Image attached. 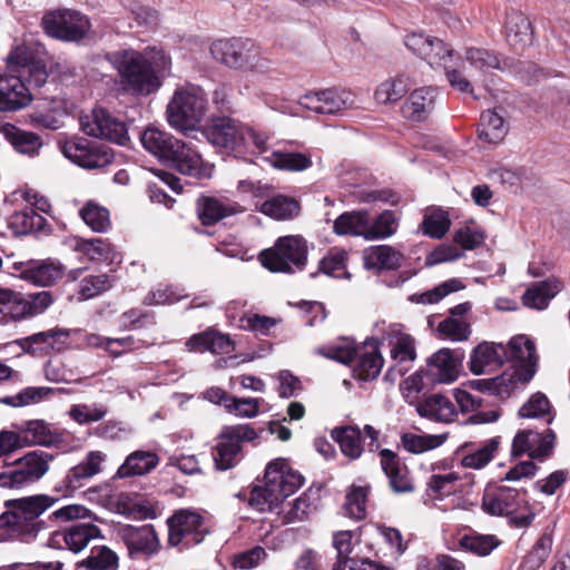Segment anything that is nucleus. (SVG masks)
<instances>
[{
    "instance_id": "obj_1",
    "label": "nucleus",
    "mask_w": 570,
    "mask_h": 570,
    "mask_svg": "<svg viewBox=\"0 0 570 570\" xmlns=\"http://www.w3.org/2000/svg\"><path fill=\"white\" fill-rule=\"evenodd\" d=\"M124 92L132 96H148L161 86V76L171 66L170 58L161 49L151 48L145 52L124 50L115 56Z\"/></svg>"
},
{
    "instance_id": "obj_2",
    "label": "nucleus",
    "mask_w": 570,
    "mask_h": 570,
    "mask_svg": "<svg viewBox=\"0 0 570 570\" xmlns=\"http://www.w3.org/2000/svg\"><path fill=\"white\" fill-rule=\"evenodd\" d=\"M56 499L47 494H35L7 500L4 512L0 514V530H6L9 538L23 542L36 540L47 528L40 517L50 509Z\"/></svg>"
},
{
    "instance_id": "obj_3",
    "label": "nucleus",
    "mask_w": 570,
    "mask_h": 570,
    "mask_svg": "<svg viewBox=\"0 0 570 570\" xmlns=\"http://www.w3.org/2000/svg\"><path fill=\"white\" fill-rule=\"evenodd\" d=\"M264 480V485H257L252 490L248 501L258 512L275 511L304 482V478L292 470L288 462L282 458L268 463Z\"/></svg>"
},
{
    "instance_id": "obj_4",
    "label": "nucleus",
    "mask_w": 570,
    "mask_h": 570,
    "mask_svg": "<svg viewBox=\"0 0 570 570\" xmlns=\"http://www.w3.org/2000/svg\"><path fill=\"white\" fill-rule=\"evenodd\" d=\"M481 508L489 515L505 518L508 524L517 529L529 528L537 517L527 493L510 487L485 488Z\"/></svg>"
},
{
    "instance_id": "obj_5",
    "label": "nucleus",
    "mask_w": 570,
    "mask_h": 570,
    "mask_svg": "<svg viewBox=\"0 0 570 570\" xmlns=\"http://www.w3.org/2000/svg\"><path fill=\"white\" fill-rule=\"evenodd\" d=\"M206 112L205 92L196 86L178 88L167 106L170 127L185 132L194 130Z\"/></svg>"
},
{
    "instance_id": "obj_6",
    "label": "nucleus",
    "mask_w": 570,
    "mask_h": 570,
    "mask_svg": "<svg viewBox=\"0 0 570 570\" xmlns=\"http://www.w3.org/2000/svg\"><path fill=\"white\" fill-rule=\"evenodd\" d=\"M259 259L262 265L273 273H296L306 265V242L301 236L279 237L273 247L261 253Z\"/></svg>"
},
{
    "instance_id": "obj_7",
    "label": "nucleus",
    "mask_w": 570,
    "mask_h": 570,
    "mask_svg": "<svg viewBox=\"0 0 570 570\" xmlns=\"http://www.w3.org/2000/svg\"><path fill=\"white\" fill-rule=\"evenodd\" d=\"M48 53L38 41H22L12 48L7 57L10 72L28 73V80L36 87H41L48 79Z\"/></svg>"
},
{
    "instance_id": "obj_8",
    "label": "nucleus",
    "mask_w": 570,
    "mask_h": 570,
    "mask_svg": "<svg viewBox=\"0 0 570 570\" xmlns=\"http://www.w3.org/2000/svg\"><path fill=\"white\" fill-rule=\"evenodd\" d=\"M53 455L42 450H33L17 459L10 469L0 473V485L22 489L41 480L49 471Z\"/></svg>"
},
{
    "instance_id": "obj_9",
    "label": "nucleus",
    "mask_w": 570,
    "mask_h": 570,
    "mask_svg": "<svg viewBox=\"0 0 570 570\" xmlns=\"http://www.w3.org/2000/svg\"><path fill=\"white\" fill-rule=\"evenodd\" d=\"M386 334L390 337L392 364L385 373V380L394 382L412 368L416 360L415 340L404 332L401 324H391Z\"/></svg>"
},
{
    "instance_id": "obj_10",
    "label": "nucleus",
    "mask_w": 570,
    "mask_h": 570,
    "mask_svg": "<svg viewBox=\"0 0 570 570\" xmlns=\"http://www.w3.org/2000/svg\"><path fill=\"white\" fill-rule=\"evenodd\" d=\"M256 431L249 424L224 426L213 454L216 468L228 470L239 461L243 442H252L256 439Z\"/></svg>"
},
{
    "instance_id": "obj_11",
    "label": "nucleus",
    "mask_w": 570,
    "mask_h": 570,
    "mask_svg": "<svg viewBox=\"0 0 570 570\" xmlns=\"http://www.w3.org/2000/svg\"><path fill=\"white\" fill-rule=\"evenodd\" d=\"M80 125L88 136L106 139L121 146L129 141L126 124L105 108L96 107L83 115L80 118Z\"/></svg>"
},
{
    "instance_id": "obj_12",
    "label": "nucleus",
    "mask_w": 570,
    "mask_h": 570,
    "mask_svg": "<svg viewBox=\"0 0 570 570\" xmlns=\"http://www.w3.org/2000/svg\"><path fill=\"white\" fill-rule=\"evenodd\" d=\"M40 24L46 36H87L91 31L89 18L69 8L47 10Z\"/></svg>"
},
{
    "instance_id": "obj_13",
    "label": "nucleus",
    "mask_w": 570,
    "mask_h": 570,
    "mask_svg": "<svg viewBox=\"0 0 570 570\" xmlns=\"http://www.w3.org/2000/svg\"><path fill=\"white\" fill-rule=\"evenodd\" d=\"M168 542L189 548L200 543L207 533L203 517L193 510L181 509L168 519Z\"/></svg>"
},
{
    "instance_id": "obj_14",
    "label": "nucleus",
    "mask_w": 570,
    "mask_h": 570,
    "mask_svg": "<svg viewBox=\"0 0 570 570\" xmlns=\"http://www.w3.org/2000/svg\"><path fill=\"white\" fill-rule=\"evenodd\" d=\"M298 104L320 115H341L354 106L355 98L350 90L328 88L302 96Z\"/></svg>"
},
{
    "instance_id": "obj_15",
    "label": "nucleus",
    "mask_w": 570,
    "mask_h": 570,
    "mask_svg": "<svg viewBox=\"0 0 570 570\" xmlns=\"http://www.w3.org/2000/svg\"><path fill=\"white\" fill-rule=\"evenodd\" d=\"M167 160L166 166L171 167L183 175L195 177L198 179L210 178L214 167L209 163L203 160L198 150L185 141L177 140Z\"/></svg>"
},
{
    "instance_id": "obj_16",
    "label": "nucleus",
    "mask_w": 570,
    "mask_h": 570,
    "mask_svg": "<svg viewBox=\"0 0 570 570\" xmlns=\"http://www.w3.org/2000/svg\"><path fill=\"white\" fill-rule=\"evenodd\" d=\"M63 155L73 164L85 169L104 168L110 165L114 159L110 148L86 139L67 142L63 147Z\"/></svg>"
},
{
    "instance_id": "obj_17",
    "label": "nucleus",
    "mask_w": 570,
    "mask_h": 570,
    "mask_svg": "<svg viewBox=\"0 0 570 570\" xmlns=\"http://www.w3.org/2000/svg\"><path fill=\"white\" fill-rule=\"evenodd\" d=\"M19 277L36 286H51L65 275V266L57 259H40L14 263Z\"/></svg>"
},
{
    "instance_id": "obj_18",
    "label": "nucleus",
    "mask_w": 570,
    "mask_h": 570,
    "mask_svg": "<svg viewBox=\"0 0 570 570\" xmlns=\"http://www.w3.org/2000/svg\"><path fill=\"white\" fill-rule=\"evenodd\" d=\"M405 46L433 68L451 67L460 58L442 38H406Z\"/></svg>"
},
{
    "instance_id": "obj_19",
    "label": "nucleus",
    "mask_w": 570,
    "mask_h": 570,
    "mask_svg": "<svg viewBox=\"0 0 570 570\" xmlns=\"http://www.w3.org/2000/svg\"><path fill=\"white\" fill-rule=\"evenodd\" d=\"M32 101V95L21 75L0 71V111L11 112L28 107Z\"/></svg>"
},
{
    "instance_id": "obj_20",
    "label": "nucleus",
    "mask_w": 570,
    "mask_h": 570,
    "mask_svg": "<svg viewBox=\"0 0 570 570\" xmlns=\"http://www.w3.org/2000/svg\"><path fill=\"white\" fill-rule=\"evenodd\" d=\"M118 534L131 558L151 556L159 549V539L151 524L141 527L126 524L119 529Z\"/></svg>"
},
{
    "instance_id": "obj_21",
    "label": "nucleus",
    "mask_w": 570,
    "mask_h": 570,
    "mask_svg": "<svg viewBox=\"0 0 570 570\" xmlns=\"http://www.w3.org/2000/svg\"><path fill=\"white\" fill-rule=\"evenodd\" d=\"M208 141L228 150L243 148L244 125L229 117H218L212 120L205 130Z\"/></svg>"
},
{
    "instance_id": "obj_22",
    "label": "nucleus",
    "mask_w": 570,
    "mask_h": 570,
    "mask_svg": "<svg viewBox=\"0 0 570 570\" xmlns=\"http://www.w3.org/2000/svg\"><path fill=\"white\" fill-rule=\"evenodd\" d=\"M463 354L461 352L441 348L429 357L428 374L436 383H452L460 375Z\"/></svg>"
},
{
    "instance_id": "obj_23",
    "label": "nucleus",
    "mask_w": 570,
    "mask_h": 570,
    "mask_svg": "<svg viewBox=\"0 0 570 570\" xmlns=\"http://www.w3.org/2000/svg\"><path fill=\"white\" fill-rule=\"evenodd\" d=\"M473 483V474L465 471L432 473L426 482V492L434 499H443L455 492L464 491Z\"/></svg>"
},
{
    "instance_id": "obj_24",
    "label": "nucleus",
    "mask_w": 570,
    "mask_h": 570,
    "mask_svg": "<svg viewBox=\"0 0 570 570\" xmlns=\"http://www.w3.org/2000/svg\"><path fill=\"white\" fill-rule=\"evenodd\" d=\"M554 433L548 429L546 433L531 430L519 432L512 442V454L521 455L528 453L532 459H544L552 450Z\"/></svg>"
},
{
    "instance_id": "obj_25",
    "label": "nucleus",
    "mask_w": 570,
    "mask_h": 570,
    "mask_svg": "<svg viewBox=\"0 0 570 570\" xmlns=\"http://www.w3.org/2000/svg\"><path fill=\"white\" fill-rule=\"evenodd\" d=\"M379 455L381 468L389 480L392 491L395 493L413 492L414 484L410 470L399 455L390 449L381 450Z\"/></svg>"
},
{
    "instance_id": "obj_26",
    "label": "nucleus",
    "mask_w": 570,
    "mask_h": 570,
    "mask_svg": "<svg viewBox=\"0 0 570 570\" xmlns=\"http://www.w3.org/2000/svg\"><path fill=\"white\" fill-rule=\"evenodd\" d=\"M384 365V358L381 354L379 341L376 338L366 340L358 347V352L353 363V373L355 377L362 381L375 380Z\"/></svg>"
},
{
    "instance_id": "obj_27",
    "label": "nucleus",
    "mask_w": 570,
    "mask_h": 570,
    "mask_svg": "<svg viewBox=\"0 0 570 570\" xmlns=\"http://www.w3.org/2000/svg\"><path fill=\"white\" fill-rule=\"evenodd\" d=\"M249 39L244 38H218L212 46L213 57L229 67L240 68L249 58Z\"/></svg>"
},
{
    "instance_id": "obj_28",
    "label": "nucleus",
    "mask_w": 570,
    "mask_h": 570,
    "mask_svg": "<svg viewBox=\"0 0 570 570\" xmlns=\"http://www.w3.org/2000/svg\"><path fill=\"white\" fill-rule=\"evenodd\" d=\"M508 357V350L503 344L493 342H483L473 348L469 367L475 375H481L487 371L503 365Z\"/></svg>"
},
{
    "instance_id": "obj_29",
    "label": "nucleus",
    "mask_w": 570,
    "mask_h": 570,
    "mask_svg": "<svg viewBox=\"0 0 570 570\" xmlns=\"http://www.w3.org/2000/svg\"><path fill=\"white\" fill-rule=\"evenodd\" d=\"M243 212V206L228 198L203 196L197 200L198 217L207 226Z\"/></svg>"
},
{
    "instance_id": "obj_30",
    "label": "nucleus",
    "mask_w": 570,
    "mask_h": 570,
    "mask_svg": "<svg viewBox=\"0 0 570 570\" xmlns=\"http://www.w3.org/2000/svg\"><path fill=\"white\" fill-rule=\"evenodd\" d=\"M435 90L432 87L416 88L410 92L402 106L404 118L422 122L426 120L434 108Z\"/></svg>"
},
{
    "instance_id": "obj_31",
    "label": "nucleus",
    "mask_w": 570,
    "mask_h": 570,
    "mask_svg": "<svg viewBox=\"0 0 570 570\" xmlns=\"http://www.w3.org/2000/svg\"><path fill=\"white\" fill-rule=\"evenodd\" d=\"M533 375L534 368L531 365L522 370L509 368L501 375L492 377L491 395L505 400L523 389Z\"/></svg>"
},
{
    "instance_id": "obj_32",
    "label": "nucleus",
    "mask_w": 570,
    "mask_h": 570,
    "mask_svg": "<svg viewBox=\"0 0 570 570\" xmlns=\"http://www.w3.org/2000/svg\"><path fill=\"white\" fill-rule=\"evenodd\" d=\"M101 535L100 529L92 523L81 522L70 525L63 531L56 532L52 540L63 542L66 548L75 553L82 551L91 540Z\"/></svg>"
},
{
    "instance_id": "obj_33",
    "label": "nucleus",
    "mask_w": 570,
    "mask_h": 570,
    "mask_svg": "<svg viewBox=\"0 0 570 570\" xmlns=\"http://www.w3.org/2000/svg\"><path fill=\"white\" fill-rule=\"evenodd\" d=\"M52 303L53 296L50 292H19L12 321L21 322L31 320L38 315L43 314L52 305Z\"/></svg>"
},
{
    "instance_id": "obj_34",
    "label": "nucleus",
    "mask_w": 570,
    "mask_h": 570,
    "mask_svg": "<svg viewBox=\"0 0 570 570\" xmlns=\"http://www.w3.org/2000/svg\"><path fill=\"white\" fill-rule=\"evenodd\" d=\"M24 446L40 445L50 448L61 441V434L45 420H29L20 426Z\"/></svg>"
},
{
    "instance_id": "obj_35",
    "label": "nucleus",
    "mask_w": 570,
    "mask_h": 570,
    "mask_svg": "<svg viewBox=\"0 0 570 570\" xmlns=\"http://www.w3.org/2000/svg\"><path fill=\"white\" fill-rule=\"evenodd\" d=\"M561 289L562 283L556 277L533 283L522 295V303L529 308L543 311Z\"/></svg>"
},
{
    "instance_id": "obj_36",
    "label": "nucleus",
    "mask_w": 570,
    "mask_h": 570,
    "mask_svg": "<svg viewBox=\"0 0 570 570\" xmlns=\"http://www.w3.org/2000/svg\"><path fill=\"white\" fill-rule=\"evenodd\" d=\"M159 456L154 451L137 450L127 455L118 468L116 476L120 479L140 476L150 473L159 464Z\"/></svg>"
},
{
    "instance_id": "obj_37",
    "label": "nucleus",
    "mask_w": 570,
    "mask_h": 570,
    "mask_svg": "<svg viewBox=\"0 0 570 570\" xmlns=\"http://www.w3.org/2000/svg\"><path fill=\"white\" fill-rule=\"evenodd\" d=\"M258 210L275 220H289L298 216L301 204L295 197L275 194L262 202Z\"/></svg>"
},
{
    "instance_id": "obj_38",
    "label": "nucleus",
    "mask_w": 570,
    "mask_h": 570,
    "mask_svg": "<svg viewBox=\"0 0 570 570\" xmlns=\"http://www.w3.org/2000/svg\"><path fill=\"white\" fill-rule=\"evenodd\" d=\"M0 132L19 154L35 156L42 147V141L38 135L22 130L12 124L1 125Z\"/></svg>"
},
{
    "instance_id": "obj_39",
    "label": "nucleus",
    "mask_w": 570,
    "mask_h": 570,
    "mask_svg": "<svg viewBox=\"0 0 570 570\" xmlns=\"http://www.w3.org/2000/svg\"><path fill=\"white\" fill-rule=\"evenodd\" d=\"M333 230L340 236H357L367 240L368 212L353 210L341 214L333 222Z\"/></svg>"
},
{
    "instance_id": "obj_40",
    "label": "nucleus",
    "mask_w": 570,
    "mask_h": 570,
    "mask_svg": "<svg viewBox=\"0 0 570 570\" xmlns=\"http://www.w3.org/2000/svg\"><path fill=\"white\" fill-rule=\"evenodd\" d=\"M140 140L144 148L164 164L169 154L174 153L173 148L178 139L168 132L149 127L144 130Z\"/></svg>"
},
{
    "instance_id": "obj_41",
    "label": "nucleus",
    "mask_w": 570,
    "mask_h": 570,
    "mask_svg": "<svg viewBox=\"0 0 570 570\" xmlns=\"http://www.w3.org/2000/svg\"><path fill=\"white\" fill-rule=\"evenodd\" d=\"M403 255L389 245L372 246L364 252L366 269H396L401 266Z\"/></svg>"
},
{
    "instance_id": "obj_42",
    "label": "nucleus",
    "mask_w": 570,
    "mask_h": 570,
    "mask_svg": "<svg viewBox=\"0 0 570 570\" xmlns=\"http://www.w3.org/2000/svg\"><path fill=\"white\" fill-rule=\"evenodd\" d=\"M421 416L449 423L456 415L455 405L449 396L432 394L417 405Z\"/></svg>"
},
{
    "instance_id": "obj_43",
    "label": "nucleus",
    "mask_w": 570,
    "mask_h": 570,
    "mask_svg": "<svg viewBox=\"0 0 570 570\" xmlns=\"http://www.w3.org/2000/svg\"><path fill=\"white\" fill-rule=\"evenodd\" d=\"M507 361H512V368L522 370L531 365L535 370L537 356L534 343L525 335H518L510 340Z\"/></svg>"
},
{
    "instance_id": "obj_44",
    "label": "nucleus",
    "mask_w": 570,
    "mask_h": 570,
    "mask_svg": "<svg viewBox=\"0 0 570 570\" xmlns=\"http://www.w3.org/2000/svg\"><path fill=\"white\" fill-rule=\"evenodd\" d=\"M46 225L47 219L30 207L17 210L8 218V227L17 236L43 230Z\"/></svg>"
},
{
    "instance_id": "obj_45",
    "label": "nucleus",
    "mask_w": 570,
    "mask_h": 570,
    "mask_svg": "<svg viewBox=\"0 0 570 570\" xmlns=\"http://www.w3.org/2000/svg\"><path fill=\"white\" fill-rule=\"evenodd\" d=\"M331 435L338 443L342 453L350 460H357L363 454L362 433L358 426L335 428Z\"/></svg>"
},
{
    "instance_id": "obj_46",
    "label": "nucleus",
    "mask_w": 570,
    "mask_h": 570,
    "mask_svg": "<svg viewBox=\"0 0 570 570\" xmlns=\"http://www.w3.org/2000/svg\"><path fill=\"white\" fill-rule=\"evenodd\" d=\"M508 132V126L501 114L494 110H487L481 115L479 137L489 144L500 142Z\"/></svg>"
},
{
    "instance_id": "obj_47",
    "label": "nucleus",
    "mask_w": 570,
    "mask_h": 570,
    "mask_svg": "<svg viewBox=\"0 0 570 570\" xmlns=\"http://www.w3.org/2000/svg\"><path fill=\"white\" fill-rule=\"evenodd\" d=\"M499 436L487 440L481 446L462 456V466L474 470L483 469L494 459L499 450Z\"/></svg>"
},
{
    "instance_id": "obj_48",
    "label": "nucleus",
    "mask_w": 570,
    "mask_h": 570,
    "mask_svg": "<svg viewBox=\"0 0 570 570\" xmlns=\"http://www.w3.org/2000/svg\"><path fill=\"white\" fill-rule=\"evenodd\" d=\"M117 566V554L102 546L91 549L90 554L77 563L76 570H115Z\"/></svg>"
},
{
    "instance_id": "obj_49",
    "label": "nucleus",
    "mask_w": 570,
    "mask_h": 570,
    "mask_svg": "<svg viewBox=\"0 0 570 570\" xmlns=\"http://www.w3.org/2000/svg\"><path fill=\"white\" fill-rule=\"evenodd\" d=\"M267 159L273 167L288 171H302L312 166L311 157L304 153L276 150Z\"/></svg>"
},
{
    "instance_id": "obj_50",
    "label": "nucleus",
    "mask_w": 570,
    "mask_h": 570,
    "mask_svg": "<svg viewBox=\"0 0 570 570\" xmlns=\"http://www.w3.org/2000/svg\"><path fill=\"white\" fill-rule=\"evenodd\" d=\"M450 225L448 213L440 208H428L424 212L420 228L424 235L439 239L448 233Z\"/></svg>"
},
{
    "instance_id": "obj_51",
    "label": "nucleus",
    "mask_w": 570,
    "mask_h": 570,
    "mask_svg": "<svg viewBox=\"0 0 570 570\" xmlns=\"http://www.w3.org/2000/svg\"><path fill=\"white\" fill-rule=\"evenodd\" d=\"M444 438L442 435L419 434L405 432L401 435V444L405 451L413 454H421L434 450L442 445Z\"/></svg>"
},
{
    "instance_id": "obj_52",
    "label": "nucleus",
    "mask_w": 570,
    "mask_h": 570,
    "mask_svg": "<svg viewBox=\"0 0 570 570\" xmlns=\"http://www.w3.org/2000/svg\"><path fill=\"white\" fill-rule=\"evenodd\" d=\"M79 214L86 225L96 233H105L111 225L109 210L94 200L87 202Z\"/></svg>"
},
{
    "instance_id": "obj_53",
    "label": "nucleus",
    "mask_w": 570,
    "mask_h": 570,
    "mask_svg": "<svg viewBox=\"0 0 570 570\" xmlns=\"http://www.w3.org/2000/svg\"><path fill=\"white\" fill-rule=\"evenodd\" d=\"M501 544V540L494 534L471 533L460 539V546L479 557L489 556Z\"/></svg>"
},
{
    "instance_id": "obj_54",
    "label": "nucleus",
    "mask_w": 570,
    "mask_h": 570,
    "mask_svg": "<svg viewBox=\"0 0 570 570\" xmlns=\"http://www.w3.org/2000/svg\"><path fill=\"white\" fill-rule=\"evenodd\" d=\"M397 219L392 210H384L375 219L368 215L367 240L384 239L395 234Z\"/></svg>"
},
{
    "instance_id": "obj_55",
    "label": "nucleus",
    "mask_w": 570,
    "mask_h": 570,
    "mask_svg": "<svg viewBox=\"0 0 570 570\" xmlns=\"http://www.w3.org/2000/svg\"><path fill=\"white\" fill-rule=\"evenodd\" d=\"M465 288L463 282L459 278L448 279L432 289L424 293L414 294L410 299L417 304H435L451 293Z\"/></svg>"
},
{
    "instance_id": "obj_56",
    "label": "nucleus",
    "mask_w": 570,
    "mask_h": 570,
    "mask_svg": "<svg viewBox=\"0 0 570 570\" xmlns=\"http://www.w3.org/2000/svg\"><path fill=\"white\" fill-rule=\"evenodd\" d=\"M407 92V82L402 77L382 81L375 89L374 98L382 105L394 104Z\"/></svg>"
},
{
    "instance_id": "obj_57",
    "label": "nucleus",
    "mask_w": 570,
    "mask_h": 570,
    "mask_svg": "<svg viewBox=\"0 0 570 570\" xmlns=\"http://www.w3.org/2000/svg\"><path fill=\"white\" fill-rule=\"evenodd\" d=\"M348 254L345 249L333 248L320 262V269L324 274L335 278H350L351 275L346 269V261Z\"/></svg>"
},
{
    "instance_id": "obj_58",
    "label": "nucleus",
    "mask_w": 570,
    "mask_h": 570,
    "mask_svg": "<svg viewBox=\"0 0 570 570\" xmlns=\"http://www.w3.org/2000/svg\"><path fill=\"white\" fill-rule=\"evenodd\" d=\"M552 549V535L543 533L522 561L523 570H538L550 556Z\"/></svg>"
},
{
    "instance_id": "obj_59",
    "label": "nucleus",
    "mask_w": 570,
    "mask_h": 570,
    "mask_svg": "<svg viewBox=\"0 0 570 570\" xmlns=\"http://www.w3.org/2000/svg\"><path fill=\"white\" fill-rule=\"evenodd\" d=\"M75 249L91 261L108 259L112 254V246L106 239L99 237L91 239L77 238Z\"/></svg>"
},
{
    "instance_id": "obj_60",
    "label": "nucleus",
    "mask_w": 570,
    "mask_h": 570,
    "mask_svg": "<svg viewBox=\"0 0 570 570\" xmlns=\"http://www.w3.org/2000/svg\"><path fill=\"white\" fill-rule=\"evenodd\" d=\"M316 508V501L312 499L309 493L304 492L291 503L284 514V522L294 523L305 521L312 515Z\"/></svg>"
},
{
    "instance_id": "obj_61",
    "label": "nucleus",
    "mask_w": 570,
    "mask_h": 570,
    "mask_svg": "<svg viewBox=\"0 0 570 570\" xmlns=\"http://www.w3.org/2000/svg\"><path fill=\"white\" fill-rule=\"evenodd\" d=\"M367 494L368 488L352 487L345 498L344 514L355 520L365 518Z\"/></svg>"
},
{
    "instance_id": "obj_62",
    "label": "nucleus",
    "mask_w": 570,
    "mask_h": 570,
    "mask_svg": "<svg viewBox=\"0 0 570 570\" xmlns=\"http://www.w3.org/2000/svg\"><path fill=\"white\" fill-rule=\"evenodd\" d=\"M107 414V407L100 403L75 404L69 410V416L78 424H90L102 420Z\"/></svg>"
},
{
    "instance_id": "obj_63",
    "label": "nucleus",
    "mask_w": 570,
    "mask_h": 570,
    "mask_svg": "<svg viewBox=\"0 0 570 570\" xmlns=\"http://www.w3.org/2000/svg\"><path fill=\"white\" fill-rule=\"evenodd\" d=\"M439 334L453 342L466 341L471 335L470 323L455 317H446L438 325Z\"/></svg>"
},
{
    "instance_id": "obj_64",
    "label": "nucleus",
    "mask_w": 570,
    "mask_h": 570,
    "mask_svg": "<svg viewBox=\"0 0 570 570\" xmlns=\"http://www.w3.org/2000/svg\"><path fill=\"white\" fill-rule=\"evenodd\" d=\"M110 287L111 281L106 274L85 277L79 284L78 298L80 301H87L109 289Z\"/></svg>"
}]
</instances>
